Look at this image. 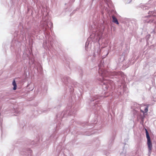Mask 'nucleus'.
<instances>
[{
	"instance_id": "f257e3e1",
	"label": "nucleus",
	"mask_w": 156,
	"mask_h": 156,
	"mask_svg": "<svg viewBox=\"0 0 156 156\" xmlns=\"http://www.w3.org/2000/svg\"><path fill=\"white\" fill-rule=\"evenodd\" d=\"M146 137L147 139V144L149 150L150 151L152 149V144L149 133L146 129H145Z\"/></svg>"
},
{
	"instance_id": "f03ea898",
	"label": "nucleus",
	"mask_w": 156,
	"mask_h": 156,
	"mask_svg": "<svg viewBox=\"0 0 156 156\" xmlns=\"http://www.w3.org/2000/svg\"><path fill=\"white\" fill-rule=\"evenodd\" d=\"M144 111L142 110V109H140V111L142 112L143 113H145L147 112L148 111V106H146L145 105L144 106Z\"/></svg>"
},
{
	"instance_id": "7ed1b4c3",
	"label": "nucleus",
	"mask_w": 156,
	"mask_h": 156,
	"mask_svg": "<svg viewBox=\"0 0 156 156\" xmlns=\"http://www.w3.org/2000/svg\"><path fill=\"white\" fill-rule=\"evenodd\" d=\"M112 18L113 19V22L117 24H119L118 21L117 20V19L115 18V17L114 16H112Z\"/></svg>"
},
{
	"instance_id": "20e7f679",
	"label": "nucleus",
	"mask_w": 156,
	"mask_h": 156,
	"mask_svg": "<svg viewBox=\"0 0 156 156\" xmlns=\"http://www.w3.org/2000/svg\"><path fill=\"white\" fill-rule=\"evenodd\" d=\"M12 85L14 86L13 89L14 90H16V89L17 86H16V82H15V80H14L12 82Z\"/></svg>"
},
{
	"instance_id": "39448f33",
	"label": "nucleus",
	"mask_w": 156,
	"mask_h": 156,
	"mask_svg": "<svg viewBox=\"0 0 156 156\" xmlns=\"http://www.w3.org/2000/svg\"><path fill=\"white\" fill-rule=\"evenodd\" d=\"M101 69H99V73H101ZM101 73L102 75H103L102 76H104V72Z\"/></svg>"
}]
</instances>
